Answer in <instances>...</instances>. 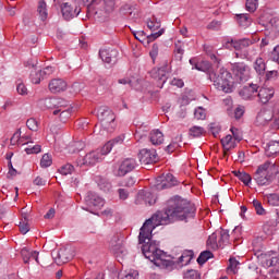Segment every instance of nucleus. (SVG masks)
<instances>
[{
    "mask_svg": "<svg viewBox=\"0 0 279 279\" xmlns=\"http://www.w3.org/2000/svg\"><path fill=\"white\" fill-rule=\"evenodd\" d=\"M71 107H66L65 109H56L53 111V114H60V119L61 121H66L69 119V117H71Z\"/></svg>",
    "mask_w": 279,
    "mask_h": 279,
    "instance_id": "58836bf2",
    "label": "nucleus"
},
{
    "mask_svg": "<svg viewBox=\"0 0 279 279\" xmlns=\"http://www.w3.org/2000/svg\"><path fill=\"white\" fill-rule=\"evenodd\" d=\"M61 12L65 21H71V19H75V16L80 14V10H77V8L74 9L73 7H71L69 2H65L61 5Z\"/></svg>",
    "mask_w": 279,
    "mask_h": 279,
    "instance_id": "a211bd4d",
    "label": "nucleus"
},
{
    "mask_svg": "<svg viewBox=\"0 0 279 279\" xmlns=\"http://www.w3.org/2000/svg\"><path fill=\"white\" fill-rule=\"evenodd\" d=\"M167 73H169V66L167 65L151 70L150 75L154 80H157L158 88H162L167 84Z\"/></svg>",
    "mask_w": 279,
    "mask_h": 279,
    "instance_id": "9b49d317",
    "label": "nucleus"
},
{
    "mask_svg": "<svg viewBox=\"0 0 279 279\" xmlns=\"http://www.w3.org/2000/svg\"><path fill=\"white\" fill-rule=\"evenodd\" d=\"M254 69L258 75L265 74L267 65L265 64V60L263 58H257L254 62Z\"/></svg>",
    "mask_w": 279,
    "mask_h": 279,
    "instance_id": "72a5a7b5",
    "label": "nucleus"
},
{
    "mask_svg": "<svg viewBox=\"0 0 279 279\" xmlns=\"http://www.w3.org/2000/svg\"><path fill=\"white\" fill-rule=\"evenodd\" d=\"M37 13L40 21H46L48 19L49 12L47 10V2H45V0H40L38 2Z\"/></svg>",
    "mask_w": 279,
    "mask_h": 279,
    "instance_id": "cd10ccee",
    "label": "nucleus"
},
{
    "mask_svg": "<svg viewBox=\"0 0 279 279\" xmlns=\"http://www.w3.org/2000/svg\"><path fill=\"white\" fill-rule=\"evenodd\" d=\"M221 145L225 151H230V149H234V147H236V142L232 135H227L221 140Z\"/></svg>",
    "mask_w": 279,
    "mask_h": 279,
    "instance_id": "bb28decb",
    "label": "nucleus"
},
{
    "mask_svg": "<svg viewBox=\"0 0 279 279\" xmlns=\"http://www.w3.org/2000/svg\"><path fill=\"white\" fill-rule=\"evenodd\" d=\"M73 171H75V167L71 163H66L59 169V173H61V175H71Z\"/></svg>",
    "mask_w": 279,
    "mask_h": 279,
    "instance_id": "c03bdc74",
    "label": "nucleus"
},
{
    "mask_svg": "<svg viewBox=\"0 0 279 279\" xmlns=\"http://www.w3.org/2000/svg\"><path fill=\"white\" fill-rule=\"evenodd\" d=\"M231 71L240 82L250 80V68L244 62H235L231 64Z\"/></svg>",
    "mask_w": 279,
    "mask_h": 279,
    "instance_id": "9d476101",
    "label": "nucleus"
},
{
    "mask_svg": "<svg viewBox=\"0 0 279 279\" xmlns=\"http://www.w3.org/2000/svg\"><path fill=\"white\" fill-rule=\"evenodd\" d=\"M245 5L247 12H256L258 9V0H246Z\"/></svg>",
    "mask_w": 279,
    "mask_h": 279,
    "instance_id": "09e8293b",
    "label": "nucleus"
},
{
    "mask_svg": "<svg viewBox=\"0 0 279 279\" xmlns=\"http://www.w3.org/2000/svg\"><path fill=\"white\" fill-rule=\"evenodd\" d=\"M182 143V135L177 136L167 147H166V151L168 154H173L178 147H180V144Z\"/></svg>",
    "mask_w": 279,
    "mask_h": 279,
    "instance_id": "f704fd0d",
    "label": "nucleus"
},
{
    "mask_svg": "<svg viewBox=\"0 0 279 279\" xmlns=\"http://www.w3.org/2000/svg\"><path fill=\"white\" fill-rule=\"evenodd\" d=\"M121 279H138V271L136 270H130L129 272H121L120 275Z\"/></svg>",
    "mask_w": 279,
    "mask_h": 279,
    "instance_id": "3c124183",
    "label": "nucleus"
},
{
    "mask_svg": "<svg viewBox=\"0 0 279 279\" xmlns=\"http://www.w3.org/2000/svg\"><path fill=\"white\" fill-rule=\"evenodd\" d=\"M208 80L213 82L217 90H222V93H232V74L221 68L218 72L209 71Z\"/></svg>",
    "mask_w": 279,
    "mask_h": 279,
    "instance_id": "f03ea898",
    "label": "nucleus"
},
{
    "mask_svg": "<svg viewBox=\"0 0 279 279\" xmlns=\"http://www.w3.org/2000/svg\"><path fill=\"white\" fill-rule=\"evenodd\" d=\"M149 142L155 146L162 145V143H165V134H162V132H160L158 129L153 130L149 133Z\"/></svg>",
    "mask_w": 279,
    "mask_h": 279,
    "instance_id": "4be33fe9",
    "label": "nucleus"
},
{
    "mask_svg": "<svg viewBox=\"0 0 279 279\" xmlns=\"http://www.w3.org/2000/svg\"><path fill=\"white\" fill-rule=\"evenodd\" d=\"M38 104L43 110H56V104H58V100L56 98H45L39 100Z\"/></svg>",
    "mask_w": 279,
    "mask_h": 279,
    "instance_id": "393cba45",
    "label": "nucleus"
},
{
    "mask_svg": "<svg viewBox=\"0 0 279 279\" xmlns=\"http://www.w3.org/2000/svg\"><path fill=\"white\" fill-rule=\"evenodd\" d=\"M109 250L113 252V254H124L125 248L123 247V235H121V233H117L111 238Z\"/></svg>",
    "mask_w": 279,
    "mask_h": 279,
    "instance_id": "2eb2a0df",
    "label": "nucleus"
},
{
    "mask_svg": "<svg viewBox=\"0 0 279 279\" xmlns=\"http://www.w3.org/2000/svg\"><path fill=\"white\" fill-rule=\"evenodd\" d=\"M143 202L147 204L148 206H154L156 204V196L149 191H142L137 194V202Z\"/></svg>",
    "mask_w": 279,
    "mask_h": 279,
    "instance_id": "412c9836",
    "label": "nucleus"
},
{
    "mask_svg": "<svg viewBox=\"0 0 279 279\" xmlns=\"http://www.w3.org/2000/svg\"><path fill=\"white\" fill-rule=\"evenodd\" d=\"M48 87L51 93H63V90H66V82L62 78H53Z\"/></svg>",
    "mask_w": 279,
    "mask_h": 279,
    "instance_id": "aec40b11",
    "label": "nucleus"
},
{
    "mask_svg": "<svg viewBox=\"0 0 279 279\" xmlns=\"http://www.w3.org/2000/svg\"><path fill=\"white\" fill-rule=\"evenodd\" d=\"M255 124L258 126L270 125L271 130H278L279 116H274V111L270 109H260L257 113Z\"/></svg>",
    "mask_w": 279,
    "mask_h": 279,
    "instance_id": "423d86ee",
    "label": "nucleus"
},
{
    "mask_svg": "<svg viewBox=\"0 0 279 279\" xmlns=\"http://www.w3.org/2000/svg\"><path fill=\"white\" fill-rule=\"evenodd\" d=\"M41 73V77H49L56 70L53 66H46L44 70H39Z\"/></svg>",
    "mask_w": 279,
    "mask_h": 279,
    "instance_id": "680f3d73",
    "label": "nucleus"
},
{
    "mask_svg": "<svg viewBox=\"0 0 279 279\" xmlns=\"http://www.w3.org/2000/svg\"><path fill=\"white\" fill-rule=\"evenodd\" d=\"M31 66L33 69L31 72V82L33 84H40V80H44L43 72H40V70L39 71L36 70V68H35L36 64H34V63H32Z\"/></svg>",
    "mask_w": 279,
    "mask_h": 279,
    "instance_id": "c85d7f7f",
    "label": "nucleus"
},
{
    "mask_svg": "<svg viewBox=\"0 0 279 279\" xmlns=\"http://www.w3.org/2000/svg\"><path fill=\"white\" fill-rule=\"evenodd\" d=\"M57 104L54 105V110H64L69 108V102L62 98H56Z\"/></svg>",
    "mask_w": 279,
    "mask_h": 279,
    "instance_id": "8fccbe9b",
    "label": "nucleus"
},
{
    "mask_svg": "<svg viewBox=\"0 0 279 279\" xmlns=\"http://www.w3.org/2000/svg\"><path fill=\"white\" fill-rule=\"evenodd\" d=\"M239 265H240V263H239V260H236V258L231 257V258L229 259V269H230L231 271H233V274H235L236 270L239 269Z\"/></svg>",
    "mask_w": 279,
    "mask_h": 279,
    "instance_id": "6e6d98bb",
    "label": "nucleus"
},
{
    "mask_svg": "<svg viewBox=\"0 0 279 279\" xmlns=\"http://www.w3.org/2000/svg\"><path fill=\"white\" fill-rule=\"evenodd\" d=\"M210 258H213V252L204 251L197 257V263L198 265H204L207 260H210Z\"/></svg>",
    "mask_w": 279,
    "mask_h": 279,
    "instance_id": "ea45409f",
    "label": "nucleus"
},
{
    "mask_svg": "<svg viewBox=\"0 0 279 279\" xmlns=\"http://www.w3.org/2000/svg\"><path fill=\"white\" fill-rule=\"evenodd\" d=\"M162 34H165V29L163 28L159 29L156 33H153V34L146 36L147 43H154V40L160 38V36H162Z\"/></svg>",
    "mask_w": 279,
    "mask_h": 279,
    "instance_id": "603ef678",
    "label": "nucleus"
},
{
    "mask_svg": "<svg viewBox=\"0 0 279 279\" xmlns=\"http://www.w3.org/2000/svg\"><path fill=\"white\" fill-rule=\"evenodd\" d=\"M85 279H104V274L102 272H90V271H87L85 274Z\"/></svg>",
    "mask_w": 279,
    "mask_h": 279,
    "instance_id": "13d9d810",
    "label": "nucleus"
},
{
    "mask_svg": "<svg viewBox=\"0 0 279 279\" xmlns=\"http://www.w3.org/2000/svg\"><path fill=\"white\" fill-rule=\"evenodd\" d=\"M123 141H125V136L119 135L118 137L107 142L102 147H109L110 154V151H112V147H114V145H123Z\"/></svg>",
    "mask_w": 279,
    "mask_h": 279,
    "instance_id": "c9c22d12",
    "label": "nucleus"
},
{
    "mask_svg": "<svg viewBox=\"0 0 279 279\" xmlns=\"http://www.w3.org/2000/svg\"><path fill=\"white\" fill-rule=\"evenodd\" d=\"M108 154H110L109 146H102L101 148H97L96 150L87 153L82 160L76 161V165L78 167H82L83 165L94 167V165H97V162H101V160H104V157L108 156Z\"/></svg>",
    "mask_w": 279,
    "mask_h": 279,
    "instance_id": "39448f33",
    "label": "nucleus"
},
{
    "mask_svg": "<svg viewBox=\"0 0 279 279\" xmlns=\"http://www.w3.org/2000/svg\"><path fill=\"white\" fill-rule=\"evenodd\" d=\"M117 56H119V52L114 49H101L99 51V57L106 64H111L113 60H117Z\"/></svg>",
    "mask_w": 279,
    "mask_h": 279,
    "instance_id": "6ab92c4d",
    "label": "nucleus"
},
{
    "mask_svg": "<svg viewBox=\"0 0 279 279\" xmlns=\"http://www.w3.org/2000/svg\"><path fill=\"white\" fill-rule=\"evenodd\" d=\"M250 45H254V41H252V39L248 38H242L238 40L230 38L225 43L226 49H235V51H241L250 47Z\"/></svg>",
    "mask_w": 279,
    "mask_h": 279,
    "instance_id": "f8f14e48",
    "label": "nucleus"
},
{
    "mask_svg": "<svg viewBox=\"0 0 279 279\" xmlns=\"http://www.w3.org/2000/svg\"><path fill=\"white\" fill-rule=\"evenodd\" d=\"M239 95L245 100L254 99V97H257L258 95V85L250 84L248 86H244Z\"/></svg>",
    "mask_w": 279,
    "mask_h": 279,
    "instance_id": "dca6fc26",
    "label": "nucleus"
},
{
    "mask_svg": "<svg viewBox=\"0 0 279 279\" xmlns=\"http://www.w3.org/2000/svg\"><path fill=\"white\" fill-rule=\"evenodd\" d=\"M274 95H276L274 87H262L257 93L260 104H269L274 99Z\"/></svg>",
    "mask_w": 279,
    "mask_h": 279,
    "instance_id": "f3484780",
    "label": "nucleus"
},
{
    "mask_svg": "<svg viewBox=\"0 0 279 279\" xmlns=\"http://www.w3.org/2000/svg\"><path fill=\"white\" fill-rule=\"evenodd\" d=\"M21 254L23 256L24 263H29V260H35L37 264L40 263L38 260V252H36V251L29 252L28 250L23 248L21 251Z\"/></svg>",
    "mask_w": 279,
    "mask_h": 279,
    "instance_id": "a878e982",
    "label": "nucleus"
},
{
    "mask_svg": "<svg viewBox=\"0 0 279 279\" xmlns=\"http://www.w3.org/2000/svg\"><path fill=\"white\" fill-rule=\"evenodd\" d=\"M184 279H201L199 272L197 270H187L184 274Z\"/></svg>",
    "mask_w": 279,
    "mask_h": 279,
    "instance_id": "4d7b16f0",
    "label": "nucleus"
},
{
    "mask_svg": "<svg viewBox=\"0 0 279 279\" xmlns=\"http://www.w3.org/2000/svg\"><path fill=\"white\" fill-rule=\"evenodd\" d=\"M278 173V167L276 162L265 161L263 165L258 166L254 180L258 184V186H267L271 182V177Z\"/></svg>",
    "mask_w": 279,
    "mask_h": 279,
    "instance_id": "7ed1b4c3",
    "label": "nucleus"
},
{
    "mask_svg": "<svg viewBox=\"0 0 279 279\" xmlns=\"http://www.w3.org/2000/svg\"><path fill=\"white\" fill-rule=\"evenodd\" d=\"M194 117L197 121H204L206 119V109L198 107L194 111Z\"/></svg>",
    "mask_w": 279,
    "mask_h": 279,
    "instance_id": "de8ad7c7",
    "label": "nucleus"
},
{
    "mask_svg": "<svg viewBox=\"0 0 279 279\" xmlns=\"http://www.w3.org/2000/svg\"><path fill=\"white\" fill-rule=\"evenodd\" d=\"M137 166L136 159L126 158L113 170V173L117 178H123V175H128V173L134 171Z\"/></svg>",
    "mask_w": 279,
    "mask_h": 279,
    "instance_id": "1a4fd4ad",
    "label": "nucleus"
},
{
    "mask_svg": "<svg viewBox=\"0 0 279 279\" xmlns=\"http://www.w3.org/2000/svg\"><path fill=\"white\" fill-rule=\"evenodd\" d=\"M29 136H21V130H17L11 137V145H27Z\"/></svg>",
    "mask_w": 279,
    "mask_h": 279,
    "instance_id": "b1692460",
    "label": "nucleus"
},
{
    "mask_svg": "<svg viewBox=\"0 0 279 279\" xmlns=\"http://www.w3.org/2000/svg\"><path fill=\"white\" fill-rule=\"evenodd\" d=\"M235 177L240 179L241 182H243V184H245V186H250V184L252 183V175H250V173L247 172H241V171H235Z\"/></svg>",
    "mask_w": 279,
    "mask_h": 279,
    "instance_id": "e433bc0d",
    "label": "nucleus"
},
{
    "mask_svg": "<svg viewBox=\"0 0 279 279\" xmlns=\"http://www.w3.org/2000/svg\"><path fill=\"white\" fill-rule=\"evenodd\" d=\"M41 146L35 145V146H28L25 148L26 154H40Z\"/></svg>",
    "mask_w": 279,
    "mask_h": 279,
    "instance_id": "052dcab7",
    "label": "nucleus"
},
{
    "mask_svg": "<svg viewBox=\"0 0 279 279\" xmlns=\"http://www.w3.org/2000/svg\"><path fill=\"white\" fill-rule=\"evenodd\" d=\"M149 56L151 60H156V58H158V46L156 44L153 45Z\"/></svg>",
    "mask_w": 279,
    "mask_h": 279,
    "instance_id": "69168bd1",
    "label": "nucleus"
},
{
    "mask_svg": "<svg viewBox=\"0 0 279 279\" xmlns=\"http://www.w3.org/2000/svg\"><path fill=\"white\" fill-rule=\"evenodd\" d=\"M98 119L102 130L114 132V128H117L114 120L117 117L114 116V112L111 111V109L108 107H100L98 109Z\"/></svg>",
    "mask_w": 279,
    "mask_h": 279,
    "instance_id": "0eeeda50",
    "label": "nucleus"
},
{
    "mask_svg": "<svg viewBox=\"0 0 279 279\" xmlns=\"http://www.w3.org/2000/svg\"><path fill=\"white\" fill-rule=\"evenodd\" d=\"M21 234H27L29 232V222L27 219V214L22 215V220L19 225Z\"/></svg>",
    "mask_w": 279,
    "mask_h": 279,
    "instance_id": "473e14b6",
    "label": "nucleus"
},
{
    "mask_svg": "<svg viewBox=\"0 0 279 279\" xmlns=\"http://www.w3.org/2000/svg\"><path fill=\"white\" fill-rule=\"evenodd\" d=\"M16 90L19 95H27V87L24 83H17Z\"/></svg>",
    "mask_w": 279,
    "mask_h": 279,
    "instance_id": "e2e57ef3",
    "label": "nucleus"
},
{
    "mask_svg": "<svg viewBox=\"0 0 279 279\" xmlns=\"http://www.w3.org/2000/svg\"><path fill=\"white\" fill-rule=\"evenodd\" d=\"M236 21L241 27H250V15L247 14H240L236 17Z\"/></svg>",
    "mask_w": 279,
    "mask_h": 279,
    "instance_id": "79ce46f5",
    "label": "nucleus"
},
{
    "mask_svg": "<svg viewBox=\"0 0 279 279\" xmlns=\"http://www.w3.org/2000/svg\"><path fill=\"white\" fill-rule=\"evenodd\" d=\"M51 165H53V158H51V155L45 154V155L41 157L40 167H41L43 169H47L48 167H51Z\"/></svg>",
    "mask_w": 279,
    "mask_h": 279,
    "instance_id": "a19ab883",
    "label": "nucleus"
},
{
    "mask_svg": "<svg viewBox=\"0 0 279 279\" xmlns=\"http://www.w3.org/2000/svg\"><path fill=\"white\" fill-rule=\"evenodd\" d=\"M204 128L202 126H192L190 129V136H193V138H199V136H204Z\"/></svg>",
    "mask_w": 279,
    "mask_h": 279,
    "instance_id": "37998d69",
    "label": "nucleus"
},
{
    "mask_svg": "<svg viewBox=\"0 0 279 279\" xmlns=\"http://www.w3.org/2000/svg\"><path fill=\"white\" fill-rule=\"evenodd\" d=\"M230 243V231L220 229L211 233L207 240L209 250H223Z\"/></svg>",
    "mask_w": 279,
    "mask_h": 279,
    "instance_id": "20e7f679",
    "label": "nucleus"
},
{
    "mask_svg": "<svg viewBox=\"0 0 279 279\" xmlns=\"http://www.w3.org/2000/svg\"><path fill=\"white\" fill-rule=\"evenodd\" d=\"M263 263H264V267H276V265H279V257L278 256L267 257Z\"/></svg>",
    "mask_w": 279,
    "mask_h": 279,
    "instance_id": "a18cd8bd",
    "label": "nucleus"
},
{
    "mask_svg": "<svg viewBox=\"0 0 279 279\" xmlns=\"http://www.w3.org/2000/svg\"><path fill=\"white\" fill-rule=\"evenodd\" d=\"M146 24L150 32H157V29H160L161 27V23L156 16H151L150 19H148L146 21Z\"/></svg>",
    "mask_w": 279,
    "mask_h": 279,
    "instance_id": "2f4dec72",
    "label": "nucleus"
},
{
    "mask_svg": "<svg viewBox=\"0 0 279 279\" xmlns=\"http://www.w3.org/2000/svg\"><path fill=\"white\" fill-rule=\"evenodd\" d=\"M96 183L99 186L100 191H110L112 189V183L104 177H96Z\"/></svg>",
    "mask_w": 279,
    "mask_h": 279,
    "instance_id": "c756f323",
    "label": "nucleus"
},
{
    "mask_svg": "<svg viewBox=\"0 0 279 279\" xmlns=\"http://www.w3.org/2000/svg\"><path fill=\"white\" fill-rule=\"evenodd\" d=\"M252 205L255 208L256 215H259L262 217L267 215V210H265V207H263V203H260V201L254 198L252 201Z\"/></svg>",
    "mask_w": 279,
    "mask_h": 279,
    "instance_id": "4c0bfd02",
    "label": "nucleus"
},
{
    "mask_svg": "<svg viewBox=\"0 0 279 279\" xmlns=\"http://www.w3.org/2000/svg\"><path fill=\"white\" fill-rule=\"evenodd\" d=\"M138 158L141 165H155L158 160V154L156 153V149L144 148L140 151Z\"/></svg>",
    "mask_w": 279,
    "mask_h": 279,
    "instance_id": "4468645a",
    "label": "nucleus"
},
{
    "mask_svg": "<svg viewBox=\"0 0 279 279\" xmlns=\"http://www.w3.org/2000/svg\"><path fill=\"white\" fill-rule=\"evenodd\" d=\"M118 193H119L120 199H128V197H130V192H128V190L125 189H119Z\"/></svg>",
    "mask_w": 279,
    "mask_h": 279,
    "instance_id": "774afa93",
    "label": "nucleus"
},
{
    "mask_svg": "<svg viewBox=\"0 0 279 279\" xmlns=\"http://www.w3.org/2000/svg\"><path fill=\"white\" fill-rule=\"evenodd\" d=\"M267 199L269 206H279V194H269Z\"/></svg>",
    "mask_w": 279,
    "mask_h": 279,
    "instance_id": "5fc2aeb1",
    "label": "nucleus"
},
{
    "mask_svg": "<svg viewBox=\"0 0 279 279\" xmlns=\"http://www.w3.org/2000/svg\"><path fill=\"white\" fill-rule=\"evenodd\" d=\"M133 36L136 38V40H140V43H143V40L145 38H147L146 35H145V32H143V31H138V32L133 33Z\"/></svg>",
    "mask_w": 279,
    "mask_h": 279,
    "instance_id": "338daca9",
    "label": "nucleus"
},
{
    "mask_svg": "<svg viewBox=\"0 0 279 279\" xmlns=\"http://www.w3.org/2000/svg\"><path fill=\"white\" fill-rule=\"evenodd\" d=\"M196 71H203L206 73V71H210V62L208 61H202L196 64Z\"/></svg>",
    "mask_w": 279,
    "mask_h": 279,
    "instance_id": "864d4df0",
    "label": "nucleus"
},
{
    "mask_svg": "<svg viewBox=\"0 0 279 279\" xmlns=\"http://www.w3.org/2000/svg\"><path fill=\"white\" fill-rule=\"evenodd\" d=\"M26 126L28 128V130H31L32 132H38V120L34 119V118H29L26 121Z\"/></svg>",
    "mask_w": 279,
    "mask_h": 279,
    "instance_id": "49530a36",
    "label": "nucleus"
},
{
    "mask_svg": "<svg viewBox=\"0 0 279 279\" xmlns=\"http://www.w3.org/2000/svg\"><path fill=\"white\" fill-rule=\"evenodd\" d=\"M85 204L86 207H83V210L92 213V215H97V213L95 211L101 210V208H104V205L106 204V201H104V198H101L96 193L88 192L85 197Z\"/></svg>",
    "mask_w": 279,
    "mask_h": 279,
    "instance_id": "6e6552de",
    "label": "nucleus"
},
{
    "mask_svg": "<svg viewBox=\"0 0 279 279\" xmlns=\"http://www.w3.org/2000/svg\"><path fill=\"white\" fill-rule=\"evenodd\" d=\"M193 251H184L182 253V255L179 257V265H189V263H191V260H193Z\"/></svg>",
    "mask_w": 279,
    "mask_h": 279,
    "instance_id": "7c9ffc66",
    "label": "nucleus"
},
{
    "mask_svg": "<svg viewBox=\"0 0 279 279\" xmlns=\"http://www.w3.org/2000/svg\"><path fill=\"white\" fill-rule=\"evenodd\" d=\"M195 205L180 196L170 198L167 203L165 211H157L147 219L140 229L138 241L145 243L142 246V252L145 258L154 263L156 267L161 269H171L174 263L171 257L160 250V244L151 241V233L158 226H167L173 221H189L195 219Z\"/></svg>",
    "mask_w": 279,
    "mask_h": 279,
    "instance_id": "f257e3e1",
    "label": "nucleus"
},
{
    "mask_svg": "<svg viewBox=\"0 0 279 279\" xmlns=\"http://www.w3.org/2000/svg\"><path fill=\"white\" fill-rule=\"evenodd\" d=\"M123 14H132L133 10H134V5L126 3L121 8Z\"/></svg>",
    "mask_w": 279,
    "mask_h": 279,
    "instance_id": "0e129e2a",
    "label": "nucleus"
},
{
    "mask_svg": "<svg viewBox=\"0 0 279 279\" xmlns=\"http://www.w3.org/2000/svg\"><path fill=\"white\" fill-rule=\"evenodd\" d=\"M73 256H75L73 248L71 247L60 248L57 252V255L54 256V263L57 265H64L65 263H69V260H73Z\"/></svg>",
    "mask_w": 279,
    "mask_h": 279,
    "instance_id": "ddd939ff",
    "label": "nucleus"
},
{
    "mask_svg": "<svg viewBox=\"0 0 279 279\" xmlns=\"http://www.w3.org/2000/svg\"><path fill=\"white\" fill-rule=\"evenodd\" d=\"M265 154L268 158L279 155V141H270L265 148Z\"/></svg>",
    "mask_w": 279,
    "mask_h": 279,
    "instance_id": "5701e85b",
    "label": "nucleus"
},
{
    "mask_svg": "<svg viewBox=\"0 0 279 279\" xmlns=\"http://www.w3.org/2000/svg\"><path fill=\"white\" fill-rule=\"evenodd\" d=\"M106 12H112L114 10V0H102Z\"/></svg>",
    "mask_w": 279,
    "mask_h": 279,
    "instance_id": "bf43d9fd",
    "label": "nucleus"
}]
</instances>
